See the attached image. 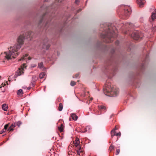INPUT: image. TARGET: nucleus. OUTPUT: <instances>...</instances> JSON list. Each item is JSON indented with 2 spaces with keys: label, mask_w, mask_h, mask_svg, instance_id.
I'll use <instances>...</instances> for the list:
<instances>
[{
  "label": "nucleus",
  "mask_w": 156,
  "mask_h": 156,
  "mask_svg": "<svg viewBox=\"0 0 156 156\" xmlns=\"http://www.w3.org/2000/svg\"><path fill=\"white\" fill-rule=\"evenodd\" d=\"M32 33L31 32L29 31L25 34H20L19 35L17 38L16 44L12 47L10 48L8 53L5 52V57L6 58L9 60L11 58V56L13 58H15L16 56L18 55V53L16 52L21 48L22 45L23 44L25 37H26L27 38L31 37Z\"/></svg>",
  "instance_id": "1"
},
{
  "label": "nucleus",
  "mask_w": 156,
  "mask_h": 156,
  "mask_svg": "<svg viewBox=\"0 0 156 156\" xmlns=\"http://www.w3.org/2000/svg\"><path fill=\"white\" fill-rule=\"evenodd\" d=\"M108 30H105V34H101V37L105 39L104 41L106 43H109L112 42L113 40H111L112 38H115L116 37V35L114 30L115 28H112L111 26H108Z\"/></svg>",
  "instance_id": "2"
},
{
  "label": "nucleus",
  "mask_w": 156,
  "mask_h": 156,
  "mask_svg": "<svg viewBox=\"0 0 156 156\" xmlns=\"http://www.w3.org/2000/svg\"><path fill=\"white\" fill-rule=\"evenodd\" d=\"M104 92L106 95L114 97L118 95L119 89L115 87H113L110 83H107L104 88Z\"/></svg>",
  "instance_id": "3"
},
{
  "label": "nucleus",
  "mask_w": 156,
  "mask_h": 156,
  "mask_svg": "<svg viewBox=\"0 0 156 156\" xmlns=\"http://www.w3.org/2000/svg\"><path fill=\"white\" fill-rule=\"evenodd\" d=\"M124 9L123 14L122 15V19H126L130 15L131 13V9L128 5H124L123 6Z\"/></svg>",
  "instance_id": "4"
},
{
  "label": "nucleus",
  "mask_w": 156,
  "mask_h": 156,
  "mask_svg": "<svg viewBox=\"0 0 156 156\" xmlns=\"http://www.w3.org/2000/svg\"><path fill=\"white\" fill-rule=\"evenodd\" d=\"M131 37L134 39L136 40H138L140 38H141L142 37H141L140 35H139V33L138 32L135 31L133 32L131 34Z\"/></svg>",
  "instance_id": "5"
},
{
  "label": "nucleus",
  "mask_w": 156,
  "mask_h": 156,
  "mask_svg": "<svg viewBox=\"0 0 156 156\" xmlns=\"http://www.w3.org/2000/svg\"><path fill=\"white\" fill-rule=\"evenodd\" d=\"M23 68L22 67L20 68L16 72V73L15 75V77H16L18 76H20L23 73Z\"/></svg>",
  "instance_id": "6"
},
{
  "label": "nucleus",
  "mask_w": 156,
  "mask_h": 156,
  "mask_svg": "<svg viewBox=\"0 0 156 156\" xmlns=\"http://www.w3.org/2000/svg\"><path fill=\"white\" fill-rule=\"evenodd\" d=\"M48 40L46 39L44 41L42 44V48L44 49H48L50 45L47 43Z\"/></svg>",
  "instance_id": "7"
},
{
  "label": "nucleus",
  "mask_w": 156,
  "mask_h": 156,
  "mask_svg": "<svg viewBox=\"0 0 156 156\" xmlns=\"http://www.w3.org/2000/svg\"><path fill=\"white\" fill-rule=\"evenodd\" d=\"M137 2L139 5L140 7H142L145 2V0H137Z\"/></svg>",
  "instance_id": "8"
},
{
  "label": "nucleus",
  "mask_w": 156,
  "mask_h": 156,
  "mask_svg": "<svg viewBox=\"0 0 156 156\" xmlns=\"http://www.w3.org/2000/svg\"><path fill=\"white\" fill-rule=\"evenodd\" d=\"M38 67L43 70L45 69V68L44 67L43 63L42 62L38 64Z\"/></svg>",
  "instance_id": "9"
},
{
  "label": "nucleus",
  "mask_w": 156,
  "mask_h": 156,
  "mask_svg": "<svg viewBox=\"0 0 156 156\" xmlns=\"http://www.w3.org/2000/svg\"><path fill=\"white\" fill-rule=\"evenodd\" d=\"M16 126L15 124L14 123H12L8 128V131L10 132L13 131L14 130V128Z\"/></svg>",
  "instance_id": "10"
},
{
  "label": "nucleus",
  "mask_w": 156,
  "mask_h": 156,
  "mask_svg": "<svg viewBox=\"0 0 156 156\" xmlns=\"http://www.w3.org/2000/svg\"><path fill=\"white\" fill-rule=\"evenodd\" d=\"M80 141L79 140H76L75 141L73 142V143L75 145L76 147H77L78 148H79V147L80 146Z\"/></svg>",
  "instance_id": "11"
},
{
  "label": "nucleus",
  "mask_w": 156,
  "mask_h": 156,
  "mask_svg": "<svg viewBox=\"0 0 156 156\" xmlns=\"http://www.w3.org/2000/svg\"><path fill=\"white\" fill-rule=\"evenodd\" d=\"M98 108L100 111H105L106 110V107L104 105H99L98 106Z\"/></svg>",
  "instance_id": "12"
},
{
  "label": "nucleus",
  "mask_w": 156,
  "mask_h": 156,
  "mask_svg": "<svg viewBox=\"0 0 156 156\" xmlns=\"http://www.w3.org/2000/svg\"><path fill=\"white\" fill-rule=\"evenodd\" d=\"M9 123L6 125H5L4 126V128L2 129V133H4L5 132L6 130H8V127L9 126Z\"/></svg>",
  "instance_id": "13"
},
{
  "label": "nucleus",
  "mask_w": 156,
  "mask_h": 156,
  "mask_svg": "<svg viewBox=\"0 0 156 156\" xmlns=\"http://www.w3.org/2000/svg\"><path fill=\"white\" fill-rule=\"evenodd\" d=\"M2 108L3 110L6 111L7 110L8 106L6 104H4L2 105Z\"/></svg>",
  "instance_id": "14"
},
{
  "label": "nucleus",
  "mask_w": 156,
  "mask_h": 156,
  "mask_svg": "<svg viewBox=\"0 0 156 156\" xmlns=\"http://www.w3.org/2000/svg\"><path fill=\"white\" fill-rule=\"evenodd\" d=\"M81 149V146H80V147H79V148L77 151V154H78V155H79V156L81 155H82V154L83 153V151H80Z\"/></svg>",
  "instance_id": "15"
},
{
  "label": "nucleus",
  "mask_w": 156,
  "mask_h": 156,
  "mask_svg": "<svg viewBox=\"0 0 156 156\" xmlns=\"http://www.w3.org/2000/svg\"><path fill=\"white\" fill-rule=\"evenodd\" d=\"M58 129L60 132H62L64 129V126L62 124H61L60 126H58Z\"/></svg>",
  "instance_id": "16"
},
{
  "label": "nucleus",
  "mask_w": 156,
  "mask_h": 156,
  "mask_svg": "<svg viewBox=\"0 0 156 156\" xmlns=\"http://www.w3.org/2000/svg\"><path fill=\"white\" fill-rule=\"evenodd\" d=\"M71 117L74 120H76L78 119L77 116L74 113H73L71 114Z\"/></svg>",
  "instance_id": "17"
},
{
  "label": "nucleus",
  "mask_w": 156,
  "mask_h": 156,
  "mask_svg": "<svg viewBox=\"0 0 156 156\" xmlns=\"http://www.w3.org/2000/svg\"><path fill=\"white\" fill-rule=\"evenodd\" d=\"M28 56V55L27 54H26L25 55H23L21 58V59H20L19 60V61H20L21 60H25L26 58Z\"/></svg>",
  "instance_id": "18"
},
{
  "label": "nucleus",
  "mask_w": 156,
  "mask_h": 156,
  "mask_svg": "<svg viewBox=\"0 0 156 156\" xmlns=\"http://www.w3.org/2000/svg\"><path fill=\"white\" fill-rule=\"evenodd\" d=\"M45 74L44 72H42L39 75V77L40 79H43L44 78Z\"/></svg>",
  "instance_id": "19"
},
{
  "label": "nucleus",
  "mask_w": 156,
  "mask_h": 156,
  "mask_svg": "<svg viewBox=\"0 0 156 156\" xmlns=\"http://www.w3.org/2000/svg\"><path fill=\"white\" fill-rule=\"evenodd\" d=\"M37 79H38V78L36 76H32V81L33 82H36V81L37 80Z\"/></svg>",
  "instance_id": "20"
},
{
  "label": "nucleus",
  "mask_w": 156,
  "mask_h": 156,
  "mask_svg": "<svg viewBox=\"0 0 156 156\" xmlns=\"http://www.w3.org/2000/svg\"><path fill=\"white\" fill-rule=\"evenodd\" d=\"M63 108V105L62 104V103H60L59 104V105L58 107V110L60 111H61Z\"/></svg>",
  "instance_id": "21"
},
{
  "label": "nucleus",
  "mask_w": 156,
  "mask_h": 156,
  "mask_svg": "<svg viewBox=\"0 0 156 156\" xmlns=\"http://www.w3.org/2000/svg\"><path fill=\"white\" fill-rule=\"evenodd\" d=\"M151 19L152 20H154V19H156V14L155 13H152L151 16Z\"/></svg>",
  "instance_id": "22"
},
{
  "label": "nucleus",
  "mask_w": 156,
  "mask_h": 156,
  "mask_svg": "<svg viewBox=\"0 0 156 156\" xmlns=\"http://www.w3.org/2000/svg\"><path fill=\"white\" fill-rule=\"evenodd\" d=\"M17 93L18 95H21L23 94V90L22 89H20L17 91Z\"/></svg>",
  "instance_id": "23"
},
{
  "label": "nucleus",
  "mask_w": 156,
  "mask_h": 156,
  "mask_svg": "<svg viewBox=\"0 0 156 156\" xmlns=\"http://www.w3.org/2000/svg\"><path fill=\"white\" fill-rule=\"evenodd\" d=\"M15 125L16 126H17L18 127H20V125L22 124V122L20 121H18L16 122H14Z\"/></svg>",
  "instance_id": "24"
},
{
  "label": "nucleus",
  "mask_w": 156,
  "mask_h": 156,
  "mask_svg": "<svg viewBox=\"0 0 156 156\" xmlns=\"http://www.w3.org/2000/svg\"><path fill=\"white\" fill-rule=\"evenodd\" d=\"M111 135L112 137V138L115 135V131L113 130H112L111 131Z\"/></svg>",
  "instance_id": "25"
},
{
  "label": "nucleus",
  "mask_w": 156,
  "mask_h": 156,
  "mask_svg": "<svg viewBox=\"0 0 156 156\" xmlns=\"http://www.w3.org/2000/svg\"><path fill=\"white\" fill-rule=\"evenodd\" d=\"M114 146L113 145H112V144H111L110 146L109 147V151H110L111 152L112 151V150L114 149Z\"/></svg>",
  "instance_id": "26"
},
{
  "label": "nucleus",
  "mask_w": 156,
  "mask_h": 156,
  "mask_svg": "<svg viewBox=\"0 0 156 156\" xmlns=\"http://www.w3.org/2000/svg\"><path fill=\"white\" fill-rule=\"evenodd\" d=\"M76 84V82L74 81H71L70 83V85L71 86H73Z\"/></svg>",
  "instance_id": "27"
},
{
  "label": "nucleus",
  "mask_w": 156,
  "mask_h": 156,
  "mask_svg": "<svg viewBox=\"0 0 156 156\" xmlns=\"http://www.w3.org/2000/svg\"><path fill=\"white\" fill-rule=\"evenodd\" d=\"M120 150L119 149H117L116 150L115 154L118 155L120 153Z\"/></svg>",
  "instance_id": "28"
},
{
  "label": "nucleus",
  "mask_w": 156,
  "mask_h": 156,
  "mask_svg": "<svg viewBox=\"0 0 156 156\" xmlns=\"http://www.w3.org/2000/svg\"><path fill=\"white\" fill-rule=\"evenodd\" d=\"M35 82H33V81H32L31 83H30V86L31 87H34L35 85Z\"/></svg>",
  "instance_id": "29"
},
{
  "label": "nucleus",
  "mask_w": 156,
  "mask_h": 156,
  "mask_svg": "<svg viewBox=\"0 0 156 156\" xmlns=\"http://www.w3.org/2000/svg\"><path fill=\"white\" fill-rule=\"evenodd\" d=\"M90 129V126H87L85 128L86 129V131H87L88 130H89Z\"/></svg>",
  "instance_id": "30"
},
{
  "label": "nucleus",
  "mask_w": 156,
  "mask_h": 156,
  "mask_svg": "<svg viewBox=\"0 0 156 156\" xmlns=\"http://www.w3.org/2000/svg\"><path fill=\"white\" fill-rule=\"evenodd\" d=\"M79 76V74L77 73L75 75L73 76V77L74 78H76Z\"/></svg>",
  "instance_id": "31"
},
{
  "label": "nucleus",
  "mask_w": 156,
  "mask_h": 156,
  "mask_svg": "<svg viewBox=\"0 0 156 156\" xmlns=\"http://www.w3.org/2000/svg\"><path fill=\"white\" fill-rule=\"evenodd\" d=\"M22 67L23 69L25 68L26 67V64L25 63L23 64L22 66H21V67Z\"/></svg>",
  "instance_id": "32"
},
{
  "label": "nucleus",
  "mask_w": 156,
  "mask_h": 156,
  "mask_svg": "<svg viewBox=\"0 0 156 156\" xmlns=\"http://www.w3.org/2000/svg\"><path fill=\"white\" fill-rule=\"evenodd\" d=\"M121 133L119 132V133H117L116 134H115V136H120L121 135Z\"/></svg>",
  "instance_id": "33"
},
{
  "label": "nucleus",
  "mask_w": 156,
  "mask_h": 156,
  "mask_svg": "<svg viewBox=\"0 0 156 156\" xmlns=\"http://www.w3.org/2000/svg\"><path fill=\"white\" fill-rule=\"evenodd\" d=\"M119 43V41H117L115 42V44L116 45H118Z\"/></svg>",
  "instance_id": "34"
},
{
  "label": "nucleus",
  "mask_w": 156,
  "mask_h": 156,
  "mask_svg": "<svg viewBox=\"0 0 156 156\" xmlns=\"http://www.w3.org/2000/svg\"><path fill=\"white\" fill-rule=\"evenodd\" d=\"M62 0H55L56 2H62Z\"/></svg>",
  "instance_id": "35"
},
{
  "label": "nucleus",
  "mask_w": 156,
  "mask_h": 156,
  "mask_svg": "<svg viewBox=\"0 0 156 156\" xmlns=\"http://www.w3.org/2000/svg\"><path fill=\"white\" fill-rule=\"evenodd\" d=\"M118 129V128L116 127V126H115V128H114L112 130H113L114 131H115V130H117Z\"/></svg>",
  "instance_id": "36"
},
{
  "label": "nucleus",
  "mask_w": 156,
  "mask_h": 156,
  "mask_svg": "<svg viewBox=\"0 0 156 156\" xmlns=\"http://www.w3.org/2000/svg\"><path fill=\"white\" fill-rule=\"evenodd\" d=\"M128 23L129 24V25L130 26H131V27H133V25L132 24H131L130 23Z\"/></svg>",
  "instance_id": "37"
},
{
  "label": "nucleus",
  "mask_w": 156,
  "mask_h": 156,
  "mask_svg": "<svg viewBox=\"0 0 156 156\" xmlns=\"http://www.w3.org/2000/svg\"><path fill=\"white\" fill-rule=\"evenodd\" d=\"M82 10V9H79V10L77 11V12H80Z\"/></svg>",
  "instance_id": "38"
},
{
  "label": "nucleus",
  "mask_w": 156,
  "mask_h": 156,
  "mask_svg": "<svg viewBox=\"0 0 156 156\" xmlns=\"http://www.w3.org/2000/svg\"><path fill=\"white\" fill-rule=\"evenodd\" d=\"M32 67L34 68L36 66V65L34 64V65H32Z\"/></svg>",
  "instance_id": "39"
},
{
  "label": "nucleus",
  "mask_w": 156,
  "mask_h": 156,
  "mask_svg": "<svg viewBox=\"0 0 156 156\" xmlns=\"http://www.w3.org/2000/svg\"><path fill=\"white\" fill-rule=\"evenodd\" d=\"M78 2V0H75V3L77 4V2Z\"/></svg>",
  "instance_id": "40"
},
{
  "label": "nucleus",
  "mask_w": 156,
  "mask_h": 156,
  "mask_svg": "<svg viewBox=\"0 0 156 156\" xmlns=\"http://www.w3.org/2000/svg\"><path fill=\"white\" fill-rule=\"evenodd\" d=\"M48 24V22H47L45 24V27H47V26Z\"/></svg>",
  "instance_id": "41"
},
{
  "label": "nucleus",
  "mask_w": 156,
  "mask_h": 156,
  "mask_svg": "<svg viewBox=\"0 0 156 156\" xmlns=\"http://www.w3.org/2000/svg\"><path fill=\"white\" fill-rule=\"evenodd\" d=\"M61 98H58V101H61Z\"/></svg>",
  "instance_id": "42"
},
{
  "label": "nucleus",
  "mask_w": 156,
  "mask_h": 156,
  "mask_svg": "<svg viewBox=\"0 0 156 156\" xmlns=\"http://www.w3.org/2000/svg\"><path fill=\"white\" fill-rule=\"evenodd\" d=\"M31 88V87H28L27 88V89L29 90Z\"/></svg>",
  "instance_id": "43"
},
{
  "label": "nucleus",
  "mask_w": 156,
  "mask_h": 156,
  "mask_svg": "<svg viewBox=\"0 0 156 156\" xmlns=\"http://www.w3.org/2000/svg\"><path fill=\"white\" fill-rule=\"evenodd\" d=\"M2 86H3V87H4V86H5L6 84H3V83H2Z\"/></svg>",
  "instance_id": "44"
},
{
  "label": "nucleus",
  "mask_w": 156,
  "mask_h": 156,
  "mask_svg": "<svg viewBox=\"0 0 156 156\" xmlns=\"http://www.w3.org/2000/svg\"><path fill=\"white\" fill-rule=\"evenodd\" d=\"M42 20H40V22H39V24H40L42 22Z\"/></svg>",
  "instance_id": "45"
},
{
  "label": "nucleus",
  "mask_w": 156,
  "mask_h": 156,
  "mask_svg": "<svg viewBox=\"0 0 156 156\" xmlns=\"http://www.w3.org/2000/svg\"><path fill=\"white\" fill-rule=\"evenodd\" d=\"M28 59L29 60H30L31 58L30 57H28Z\"/></svg>",
  "instance_id": "46"
},
{
  "label": "nucleus",
  "mask_w": 156,
  "mask_h": 156,
  "mask_svg": "<svg viewBox=\"0 0 156 156\" xmlns=\"http://www.w3.org/2000/svg\"><path fill=\"white\" fill-rule=\"evenodd\" d=\"M92 100H93V98H90V100L91 101H92Z\"/></svg>",
  "instance_id": "47"
},
{
  "label": "nucleus",
  "mask_w": 156,
  "mask_h": 156,
  "mask_svg": "<svg viewBox=\"0 0 156 156\" xmlns=\"http://www.w3.org/2000/svg\"><path fill=\"white\" fill-rule=\"evenodd\" d=\"M86 129H85V131H84V132H86L87 131H86Z\"/></svg>",
  "instance_id": "48"
},
{
  "label": "nucleus",
  "mask_w": 156,
  "mask_h": 156,
  "mask_svg": "<svg viewBox=\"0 0 156 156\" xmlns=\"http://www.w3.org/2000/svg\"><path fill=\"white\" fill-rule=\"evenodd\" d=\"M2 87V86H0V89H1Z\"/></svg>",
  "instance_id": "49"
},
{
  "label": "nucleus",
  "mask_w": 156,
  "mask_h": 156,
  "mask_svg": "<svg viewBox=\"0 0 156 156\" xmlns=\"http://www.w3.org/2000/svg\"><path fill=\"white\" fill-rule=\"evenodd\" d=\"M142 19H143V18H140V19H141V21Z\"/></svg>",
  "instance_id": "50"
},
{
  "label": "nucleus",
  "mask_w": 156,
  "mask_h": 156,
  "mask_svg": "<svg viewBox=\"0 0 156 156\" xmlns=\"http://www.w3.org/2000/svg\"><path fill=\"white\" fill-rule=\"evenodd\" d=\"M4 91H4V90L2 91V92H4Z\"/></svg>",
  "instance_id": "51"
},
{
  "label": "nucleus",
  "mask_w": 156,
  "mask_h": 156,
  "mask_svg": "<svg viewBox=\"0 0 156 156\" xmlns=\"http://www.w3.org/2000/svg\"><path fill=\"white\" fill-rule=\"evenodd\" d=\"M6 83H7V84H8L7 83V81L6 82Z\"/></svg>",
  "instance_id": "52"
},
{
  "label": "nucleus",
  "mask_w": 156,
  "mask_h": 156,
  "mask_svg": "<svg viewBox=\"0 0 156 156\" xmlns=\"http://www.w3.org/2000/svg\"><path fill=\"white\" fill-rule=\"evenodd\" d=\"M101 114V113H100V114Z\"/></svg>",
  "instance_id": "53"
},
{
  "label": "nucleus",
  "mask_w": 156,
  "mask_h": 156,
  "mask_svg": "<svg viewBox=\"0 0 156 156\" xmlns=\"http://www.w3.org/2000/svg\"><path fill=\"white\" fill-rule=\"evenodd\" d=\"M147 57H146V58H147Z\"/></svg>",
  "instance_id": "54"
}]
</instances>
